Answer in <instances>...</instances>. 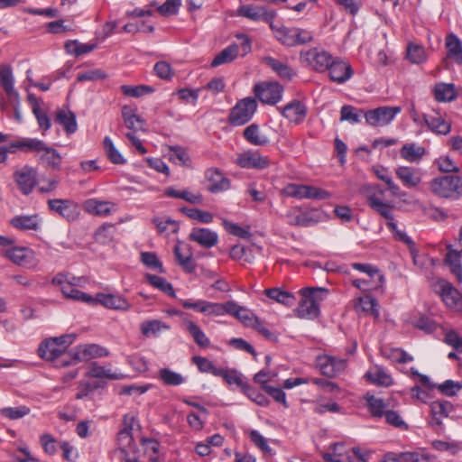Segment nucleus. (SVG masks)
I'll use <instances>...</instances> for the list:
<instances>
[{"label": "nucleus", "instance_id": "f257e3e1", "mask_svg": "<svg viewBox=\"0 0 462 462\" xmlns=\"http://www.w3.org/2000/svg\"><path fill=\"white\" fill-rule=\"evenodd\" d=\"M270 28L276 40L288 47L305 44L313 40L312 34L305 29L287 27L282 23H275L273 21H271Z\"/></svg>", "mask_w": 462, "mask_h": 462}, {"label": "nucleus", "instance_id": "f03ea898", "mask_svg": "<svg viewBox=\"0 0 462 462\" xmlns=\"http://www.w3.org/2000/svg\"><path fill=\"white\" fill-rule=\"evenodd\" d=\"M430 189L439 198L457 199L462 197V176L444 175L434 178L430 182Z\"/></svg>", "mask_w": 462, "mask_h": 462}, {"label": "nucleus", "instance_id": "7ed1b4c3", "mask_svg": "<svg viewBox=\"0 0 462 462\" xmlns=\"http://www.w3.org/2000/svg\"><path fill=\"white\" fill-rule=\"evenodd\" d=\"M75 339L72 334L51 337L41 344L38 348L39 356L46 360L54 361L63 355L65 350Z\"/></svg>", "mask_w": 462, "mask_h": 462}, {"label": "nucleus", "instance_id": "20e7f679", "mask_svg": "<svg viewBox=\"0 0 462 462\" xmlns=\"http://www.w3.org/2000/svg\"><path fill=\"white\" fill-rule=\"evenodd\" d=\"M257 109V103L253 97H245L238 101L231 108L228 122L233 126H240L248 123Z\"/></svg>", "mask_w": 462, "mask_h": 462}, {"label": "nucleus", "instance_id": "39448f33", "mask_svg": "<svg viewBox=\"0 0 462 462\" xmlns=\"http://www.w3.org/2000/svg\"><path fill=\"white\" fill-rule=\"evenodd\" d=\"M283 88L276 81H263L254 87V94L263 104L275 105L282 97Z\"/></svg>", "mask_w": 462, "mask_h": 462}, {"label": "nucleus", "instance_id": "423d86ee", "mask_svg": "<svg viewBox=\"0 0 462 462\" xmlns=\"http://www.w3.org/2000/svg\"><path fill=\"white\" fill-rule=\"evenodd\" d=\"M321 290L320 288L310 289L304 288L300 290L302 299L296 309L297 316L300 319H313L319 314V304L315 300L314 293L316 291Z\"/></svg>", "mask_w": 462, "mask_h": 462}, {"label": "nucleus", "instance_id": "0eeeda50", "mask_svg": "<svg viewBox=\"0 0 462 462\" xmlns=\"http://www.w3.org/2000/svg\"><path fill=\"white\" fill-rule=\"evenodd\" d=\"M300 59L303 62L319 72L326 71L333 60L332 56L328 51L319 48H312L306 51H301Z\"/></svg>", "mask_w": 462, "mask_h": 462}, {"label": "nucleus", "instance_id": "6e6552de", "mask_svg": "<svg viewBox=\"0 0 462 462\" xmlns=\"http://www.w3.org/2000/svg\"><path fill=\"white\" fill-rule=\"evenodd\" d=\"M108 351L106 348L102 347L96 344L85 345L79 346L77 351L71 354V357L69 360L62 359L60 361V365L62 366H67L70 365H75L80 361H88L91 358L107 356Z\"/></svg>", "mask_w": 462, "mask_h": 462}, {"label": "nucleus", "instance_id": "1a4fd4ad", "mask_svg": "<svg viewBox=\"0 0 462 462\" xmlns=\"http://www.w3.org/2000/svg\"><path fill=\"white\" fill-rule=\"evenodd\" d=\"M37 170L29 165L14 171V180L23 195L27 196L32 192L37 185Z\"/></svg>", "mask_w": 462, "mask_h": 462}, {"label": "nucleus", "instance_id": "9d476101", "mask_svg": "<svg viewBox=\"0 0 462 462\" xmlns=\"http://www.w3.org/2000/svg\"><path fill=\"white\" fill-rule=\"evenodd\" d=\"M47 203L51 211L55 212L69 222H73L79 217V207L73 200L53 199H49Z\"/></svg>", "mask_w": 462, "mask_h": 462}, {"label": "nucleus", "instance_id": "9b49d317", "mask_svg": "<svg viewBox=\"0 0 462 462\" xmlns=\"http://www.w3.org/2000/svg\"><path fill=\"white\" fill-rule=\"evenodd\" d=\"M400 106H380L364 114L365 121L372 126H384L390 124L401 112Z\"/></svg>", "mask_w": 462, "mask_h": 462}, {"label": "nucleus", "instance_id": "f8f14e48", "mask_svg": "<svg viewBox=\"0 0 462 462\" xmlns=\"http://www.w3.org/2000/svg\"><path fill=\"white\" fill-rule=\"evenodd\" d=\"M442 300L451 310L462 312V294L449 282L440 281L438 284Z\"/></svg>", "mask_w": 462, "mask_h": 462}, {"label": "nucleus", "instance_id": "ddd939ff", "mask_svg": "<svg viewBox=\"0 0 462 462\" xmlns=\"http://www.w3.org/2000/svg\"><path fill=\"white\" fill-rule=\"evenodd\" d=\"M236 164L241 168L263 170L270 165V162L266 156L250 150L238 154Z\"/></svg>", "mask_w": 462, "mask_h": 462}, {"label": "nucleus", "instance_id": "4468645a", "mask_svg": "<svg viewBox=\"0 0 462 462\" xmlns=\"http://www.w3.org/2000/svg\"><path fill=\"white\" fill-rule=\"evenodd\" d=\"M181 306L187 310H194L200 313L212 316L224 315L223 303L209 302L204 300L192 301L191 300H180Z\"/></svg>", "mask_w": 462, "mask_h": 462}, {"label": "nucleus", "instance_id": "2eb2a0df", "mask_svg": "<svg viewBox=\"0 0 462 462\" xmlns=\"http://www.w3.org/2000/svg\"><path fill=\"white\" fill-rule=\"evenodd\" d=\"M317 365L322 374L333 377L346 368V360L327 355L319 356L317 358Z\"/></svg>", "mask_w": 462, "mask_h": 462}, {"label": "nucleus", "instance_id": "dca6fc26", "mask_svg": "<svg viewBox=\"0 0 462 462\" xmlns=\"http://www.w3.org/2000/svg\"><path fill=\"white\" fill-rule=\"evenodd\" d=\"M4 255L14 263L23 267L31 268L35 265L34 253L32 249L27 247L15 246L6 249Z\"/></svg>", "mask_w": 462, "mask_h": 462}, {"label": "nucleus", "instance_id": "f3484780", "mask_svg": "<svg viewBox=\"0 0 462 462\" xmlns=\"http://www.w3.org/2000/svg\"><path fill=\"white\" fill-rule=\"evenodd\" d=\"M83 208L90 215L106 217L116 211L117 205L112 201L88 199L83 202Z\"/></svg>", "mask_w": 462, "mask_h": 462}, {"label": "nucleus", "instance_id": "a211bd4d", "mask_svg": "<svg viewBox=\"0 0 462 462\" xmlns=\"http://www.w3.org/2000/svg\"><path fill=\"white\" fill-rule=\"evenodd\" d=\"M95 305L98 304L105 308L126 311L131 308V304L122 296L112 293H97L94 297Z\"/></svg>", "mask_w": 462, "mask_h": 462}, {"label": "nucleus", "instance_id": "6ab92c4d", "mask_svg": "<svg viewBox=\"0 0 462 462\" xmlns=\"http://www.w3.org/2000/svg\"><path fill=\"white\" fill-rule=\"evenodd\" d=\"M9 224L20 231H38L41 226V217L38 214L17 215L10 219Z\"/></svg>", "mask_w": 462, "mask_h": 462}, {"label": "nucleus", "instance_id": "aec40b11", "mask_svg": "<svg viewBox=\"0 0 462 462\" xmlns=\"http://www.w3.org/2000/svg\"><path fill=\"white\" fill-rule=\"evenodd\" d=\"M327 70L330 79L339 84L348 80L353 74L350 64L340 60H333Z\"/></svg>", "mask_w": 462, "mask_h": 462}, {"label": "nucleus", "instance_id": "412c9836", "mask_svg": "<svg viewBox=\"0 0 462 462\" xmlns=\"http://www.w3.org/2000/svg\"><path fill=\"white\" fill-rule=\"evenodd\" d=\"M205 178L210 182L208 189L212 193L225 191L230 188V180L217 168L208 169L205 172Z\"/></svg>", "mask_w": 462, "mask_h": 462}, {"label": "nucleus", "instance_id": "4be33fe9", "mask_svg": "<svg viewBox=\"0 0 462 462\" xmlns=\"http://www.w3.org/2000/svg\"><path fill=\"white\" fill-rule=\"evenodd\" d=\"M135 421L134 416L125 415L124 418L125 428L118 432L117 442L120 446V451L124 455H128V448L134 441L132 430Z\"/></svg>", "mask_w": 462, "mask_h": 462}, {"label": "nucleus", "instance_id": "5701e85b", "mask_svg": "<svg viewBox=\"0 0 462 462\" xmlns=\"http://www.w3.org/2000/svg\"><path fill=\"white\" fill-rule=\"evenodd\" d=\"M174 256L177 263L187 273H190L195 270L196 264L192 258V253L188 245L180 244L174 247Z\"/></svg>", "mask_w": 462, "mask_h": 462}, {"label": "nucleus", "instance_id": "b1692460", "mask_svg": "<svg viewBox=\"0 0 462 462\" xmlns=\"http://www.w3.org/2000/svg\"><path fill=\"white\" fill-rule=\"evenodd\" d=\"M189 239L205 248H211L218 240L217 234L208 228L195 227L191 230Z\"/></svg>", "mask_w": 462, "mask_h": 462}, {"label": "nucleus", "instance_id": "393cba45", "mask_svg": "<svg viewBox=\"0 0 462 462\" xmlns=\"http://www.w3.org/2000/svg\"><path fill=\"white\" fill-rule=\"evenodd\" d=\"M286 221L291 226H310L318 222L311 212L301 211L299 208H292L285 215Z\"/></svg>", "mask_w": 462, "mask_h": 462}, {"label": "nucleus", "instance_id": "a878e982", "mask_svg": "<svg viewBox=\"0 0 462 462\" xmlns=\"http://www.w3.org/2000/svg\"><path fill=\"white\" fill-rule=\"evenodd\" d=\"M238 15L253 21L264 20L269 23L275 16L274 12H267L263 7L253 5H242L237 11Z\"/></svg>", "mask_w": 462, "mask_h": 462}, {"label": "nucleus", "instance_id": "bb28decb", "mask_svg": "<svg viewBox=\"0 0 462 462\" xmlns=\"http://www.w3.org/2000/svg\"><path fill=\"white\" fill-rule=\"evenodd\" d=\"M38 154L39 162L46 167L51 168L52 170L60 169L62 157L56 149L48 146L43 142V147L39 150Z\"/></svg>", "mask_w": 462, "mask_h": 462}, {"label": "nucleus", "instance_id": "cd10ccee", "mask_svg": "<svg viewBox=\"0 0 462 462\" xmlns=\"http://www.w3.org/2000/svg\"><path fill=\"white\" fill-rule=\"evenodd\" d=\"M282 115L289 121L300 124L307 115L306 106L299 100H293L282 108Z\"/></svg>", "mask_w": 462, "mask_h": 462}, {"label": "nucleus", "instance_id": "c85d7f7f", "mask_svg": "<svg viewBox=\"0 0 462 462\" xmlns=\"http://www.w3.org/2000/svg\"><path fill=\"white\" fill-rule=\"evenodd\" d=\"M453 411V405L448 401H436L430 404L431 421L433 426H441L442 420Z\"/></svg>", "mask_w": 462, "mask_h": 462}, {"label": "nucleus", "instance_id": "c756f323", "mask_svg": "<svg viewBox=\"0 0 462 462\" xmlns=\"http://www.w3.org/2000/svg\"><path fill=\"white\" fill-rule=\"evenodd\" d=\"M14 79L9 65L0 67V85L8 96L9 100L18 99L19 93L14 87Z\"/></svg>", "mask_w": 462, "mask_h": 462}, {"label": "nucleus", "instance_id": "7c9ffc66", "mask_svg": "<svg viewBox=\"0 0 462 462\" xmlns=\"http://www.w3.org/2000/svg\"><path fill=\"white\" fill-rule=\"evenodd\" d=\"M243 136L250 144L254 146H265L270 143L269 137L254 123L244 129Z\"/></svg>", "mask_w": 462, "mask_h": 462}, {"label": "nucleus", "instance_id": "2f4dec72", "mask_svg": "<svg viewBox=\"0 0 462 462\" xmlns=\"http://www.w3.org/2000/svg\"><path fill=\"white\" fill-rule=\"evenodd\" d=\"M423 119L427 126L437 134L446 135L451 131V125L439 114L424 115Z\"/></svg>", "mask_w": 462, "mask_h": 462}, {"label": "nucleus", "instance_id": "473e14b6", "mask_svg": "<svg viewBox=\"0 0 462 462\" xmlns=\"http://www.w3.org/2000/svg\"><path fill=\"white\" fill-rule=\"evenodd\" d=\"M397 177L402 181V183L408 188H413L418 186L421 181V177L417 169L401 166L395 170Z\"/></svg>", "mask_w": 462, "mask_h": 462}, {"label": "nucleus", "instance_id": "72a5a7b5", "mask_svg": "<svg viewBox=\"0 0 462 462\" xmlns=\"http://www.w3.org/2000/svg\"><path fill=\"white\" fill-rule=\"evenodd\" d=\"M27 100H28L29 104L32 106V113L37 119L40 128L43 132L50 129V127H51L50 118L41 108V103L42 101L39 100L33 94H31V93L28 94Z\"/></svg>", "mask_w": 462, "mask_h": 462}, {"label": "nucleus", "instance_id": "f704fd0d", "mask_svg": "<svg viewBox=\"0 0 462 462\" xmlns=\"http://www.w3.org/2000/svg\"><path fill=\"white\" fill-rule=\"evenodd\" d=\"M55 121L63 126L67 134H73L78 129L76 115L70 110L59 109L56 112Z\"/></svg>", "mask_w": 462, "mask_h": 462}, {"label": "nucleus", "instance_id": "c9c22d12", "mask_svg": "<svg viewBox=\"0 0 462 462\" xmlns=\"http://www.w3.org/2000/svg\"><path fill=\"white\" fill-rule=\"evenodd\" d=\"M183 325L199 346L203 348L209 346V338L195 322L184 319Z\"/></svg>", "mask_w": 462, "mask_h": 462}, {"label": "nucleus", "instance_id": "e433bc0d", "mask_svg": "<svg viewBox=\"0 0 462 462\" xmlns=\"http://www.w3.org/2000/svg\"><path fill=\"white\" fill-rule=\"evenodd\" d=\"M43 141L35 139V138H23L16 142L11 143L9 145V149L14 150L20 149L25 152H36L38 153L39 150L42 149Z\"/></svg>", "mask_w": 462, "mask_h": 462}, {"label": "nucleus", "instance_id": "4c0bfd02", "mask_svg": "<svg viewBox=\"0 0 462 462\" xmlns=\"http://www.w3.org/2000/svg\"><path fill=\"white\" fill-rule=\"evenodd\" d=\"M448 253L446 255L445 262L449 266L451 272L457 276L458 282L462 280V266L460 257L462 249L460 251L452 249V245L447 246Z\"/></svg>", "mask_w": 462, "mask_h": 462}, {"label": "nucleus", "instance_id": "58836bf2", "mask_svg": "<svg viewBox=\"0 0 462 462\" xmlns=\"http://www.w3.org/2000/svg\"><path fill=\"white\" fill-rule=\"evenodd\" d=\"M60 288L62 294L68 298L78 301H83L89 305H95L94 297L79 291L77 288L65 283L64 285H58Z\"/></svg>", "mask_w": 462, "mask_h": 462}, {"label": "nucleus", "instance_id": "ea45409f", "mask_svg": "<svg viewBox=\"0 0 462 462\" xmlns=\"http://www.w3.org/2000/svg\"><path fill=\"white\" fill-rule=\"evenodd\" d=\"M264 293L268 298L288 307L293 306L296 302V298L292 293L282 291L280 288L267 289Z\"/></svg>", "mask_w": 462, "mask_h": 462}, {"label": "nucleus", "instance_id": "a19ab883", "mask_svg": "<svg viewBox=\"0 0 462 462\" xmlns=\"http://www.w3.org/2000/svg\"><path fill=\"white\" fill-rule=\"evenodd\" d=\"M446 48L448 50V57L455 60L457 63H462V42L453 33L446 38Z\"/></svg>", "mask_w": 462, "mask_h": 462}, {"label": "nucleus", "instance_id": "79ce46f5", "mask_svg": "<svg viewBox=\"0 0 462 462\" xmlns=\"http://www.w3.org/2000/svg\"><path fill=\"white\" fill-rule=\"evenodd\" d=\"M263 62L282 79H291L294 75L293 70L286 63L273 57H265Z\"/></svg>", "mask_w": 462, "mask_h": 462}, {"label": "nucleus", "instance_id": "37998d69", "mask_svg": "<svg viewBox=\"0 0 462 462\" xmlns=\"http://www.w3.org/2000/svg\"><path fill=\"white\" fill-rule=\"evenodd\" d=\"M239 54V46L236 43L229 45L222 50L212 60L211 66L217 67L219 65L231 62Z\"/></svg>", "mask_w": 462, "mask_h": 462}, {"label": "nucleus", "instance_id": "c03bdc74", "mask_svg": "<svg viewBox=\"0 0 462 462\" xmlns=\"http://www.w3.org/2000/svg\"><path fill=\"white\" fill-rule=\"evenodd\" d=\"M169 328L170 326L158 319L143 322L140 326L141 332L145 337H158L162 330Z\"/></svg>", "mask_w": 462, "mask_h": 462}, {"label": "nucleus", "instance_id": "a18cd8bd", "mask_svg": "<svg viewBox=\"0 0 462 462\" xmlns=\"http://www.w3.org/2000/svg\"><path fill=\"white\" fill-rule=\"evenodd\" d=\"M87 376L93 378H106L108 380H121L124 377L122 374L112 373L109 369L97 365L96 362L91 364L90 369L87 373Z\"/></svg>", "mask_w": 462, "mask_h": 462}, {"label": "nucleus", "instance_id": "49530a36", "mask_svg": "<svg viewBox=\"0 0 462 462\" xmlns=\"http://www.w3.org/2000/svg\"><path fill=\"white\" fill-rule=\"evenodd\" d=\"M435 98L439 102H449L457 97V92L453 84L440 83L434 89Z\"/></svg>", "mask_w": 462, "mask_h": 462}, {"label": "nucleus", "instance_id": "de8ad7c7", "mask_svg": "<svg viewBox=\"0 0 462 462\" xmlns=\"http://www.w3.org/2000/svg\"><path fill=\"white\" fill-rule=\"evenodd\" d=\"M122 116L127 128L134 131H137L142 128L143 121L138 115H136L135 110L132 109L130 106H123Z\"/></svg>", "mask_w": 462, "mask_h": 462}, {"label": "nucleus", "instance_id": "09e8293b", "mask_svg": "<svg viewBox=\"0 0 462 462\" xmlns=\"http://www.w3.org/2000/svg\"><path fill=\"white\" fill-rule=\"evenodd\" d=\"M64 48L69 54L76 57L91 52L97 48L96 44L81 43L77 40L68 41L65 42Z\"/></svg>", "mask_w": 462, "mask_h": 462}, {"label": "nucleus", "instance_id": "8fccbe9b", "mask_svg": "<svg viewBox=\"0 0 462 462\" xmlns=\"http://www.w3.org/2000/svg\"><path fill=\"white\" fill-rule=\"evenodd\" d=\"M365 377L371 383L381 386H389L393 383L392 377L383 369L378 366L367 372Z\"/></svg>", "mask_w": 462, "mask_h": 462}, {"label": "nucleus", "instance_id": "3c124183", "mask_svg": "<svg viewBox=\"0 0 462 462\" xmlns=\"http://www.w3.org/2000/svg\"><path fill=\"white\" fill-rule=\"evenodd\" d=\"M87 282L88 279L84 276L76 277L65 273H58L51 281L53 285H64L65 283H68L75 288L84 287Z\"/></svg>", "mask_w": 462, "mask_h": 462}, {"label": "nucleus", "instance_id": "603ef678", "mask_svg": "<svg viewBox=\"0 0 462 462\" xmlns=\"http://www.w3.org/2000/svg\"><path fill=\"white\" fill-rule=\"evenodd\" d=\"M425 148L415 143H406L401 149V156L409 162H417L425 153Z\"/></svg>", "mask_w": 462, "mask_h": 462}, {"label": "nucleus", "instance_id": "864d4df0", "mask_svg": "<svg viewBox=\"0 0 462 462\" xmlns=\"http://www.w3.org/2000/svg\"><path fill=\"white\" fill-rule=\"evenodd\" d=\"M363 192L366 196L368 205L372 208H375V203L381 204L383 202L384 191L378 185H365Z\"/></svg>", "mask_w": 462, "mask_h": 462}, {"label": "nucleus", "instance_id": "5fc2aeb1", "mask_svg": "<svg viewBox=\"0 0 462 462\" xmlns=\"http://www.w3.org/2000/svg\"><path fill=\"white\" fill-rule=\"evenodd\" d=\"M377 301L375 299L370 296H364L359 298L358 303L356 305V309L357 311H362L366 315H372L377 318L379 316V311L376 309Z\"/></svg>", "mask_w": 462, "mask_h": 462}, {"label": "nucleus", "instance_id": "6e6d98bb", "mask_svg": "<svg viewBox=\"0 0 462 462\" xmlns=\"http://www.w3.org/2000/svg\"><path fill=\"white\" fill-rule=\"evenodd\" d=\"M145 278L154 288L159 289L171 297H175V291L172 285L168 282L165 278L150 273H147Z\"/></svg>", "mask_w": 462, "mask_h": 462}, {"label": "nucleus", "instance_id": "4d7b16f0", "mask_svg": "<svg viewBox=\"0 0 462 462\" xmlns=\"http://www.w3.org/2000/svg\"><path fill=\"white\" fill-rule=\"evenodd\" d=\"M103 147L108 160L114 164H124L125 160L120 152L116 148L113 141L106 136L103 141Z\"/></svg>", "mask_w": 462, "mask_h": 462}, {"label": "nucleus", "instance_id": "13d9d810", "mask_svg": "<svg viewBox=\"0 0 462 462\" xmlns=\"http://www.w3.org/2000/svg\"><path fill=\"white\" fill-rule=\"evenodd\" d=\"M365 400L372 416L381 418L384 415L386 411L385 409L388 407V404H386L382 398L367 394L365 396Z\"/></svg>", "mask_w": 462, "mask_h": 462}, {"label": "nucleus", "instance_id": "bf43d9fd", "mask_svg": "<svg viewBox=\"0 0 462 462\" xmlns=\"http://www.w3.org/2000/svg\"><path fill=\"white\" fill-rule=\"evenodd\" d=\"M159 379L166 385L176 386L184 383V377L169 368H162L159 371Z\"/></svg>", "mask_w": 462, "mask_h": 462}, {"label": "nucleus", "instance_id": "052dcab7", "mask_svg": "<svg viewBox=\"0 0 462 462\" xmlns=\"http://www.w3.org/2000/svg\"><path fill=\"white\" fill-rule=\"evenodd\" d=\"M353 269L359 271L361 273H366L371 279L377 280L379 282V285H383L384 282V277L380 273L379 269L369 263H354L351 265Z\"/></svg>", "mask_w": 462, "mask_h": 462}, {"label": "nucleus", "instance_id": "680f3d73", "mask_svg": "<svg viewBox=\"0 0 462 462\" xmlns=\"http://www.w3.org/2000/svg\"><path fill=\"white\" fill-rule=\"evenodd\" d=\"M115 233V225L104 224L95 232V240L99 244H108L113 241Z\"/></svg>", "mask_w": 462, "mask_h": 462}, {"label": "nucleus", "instance_id": "e2e57ef3", "mask_svg": "<svg viewBox=\"0 0 462 462\" xmlns=\"http://www.w3.org/2000/svg\"><path fill=\"white\" fill-rule=\"evenodd\" d=\"M180 211L191 219L197 220L200 223L208 224L213 221V216L208 211H203L199 208H181Z\"/></svg>", "mask_w": 462, "mask_h": 462}, {"label": "nucleus", "instance_id": "0e129e2a", "mask_svg": "<svg viewBox=\"0 0 462 462\" xmlns=\"http://www.w3.org/2000/svg\"><path fill=\"white\" fill-rule=\"evenodd\" d=\"M362 114H365L362 109L346 105L340 109V121H348L351 124H357L361 120Z\"/></svg>", "mask_w": 462, "mask_h": 462}, {"label": "nucleus", "instance_id": "69168bd1", "mask_svg": "<svg viewBox=\"0 0 462 462\" xmlns=\"http://www.w3.org/2000/svg\"><path fill=\"white\" fill-rule=\"evenodd\" d=\"M152 223L155 225L160 234L166 232L168 228L171 229V233H176L179 230V223L171 217H154Z\"/></svg>", "mask_w": 462, "mask_h": 462}, {"label": "nucleus", "instance_id": "338daca9", "mask_svg": "<svg viewBox=\"0 0 462 462\" xmlns=\"http://www.w3.org/2000/svg\"><path fill=\"white\" fill-rule=\"evenodd\" d=\"M121 91L125 96L132 97H140L144 95L150 94L154 91L153 88L146 85H123L121 86Z\"/></svg>", "mask_w": 462, "mask_h": 462}, {"label": "nucleus", "instance_id": "774afa93", "mask_svg": "<svg viewBox=\"0 0 462 462\" xmlns=\"http://www.w3.org/2000/svg\"><path fill=\"white\" fill-rule=\"evenodd\" d=\"M170 161L180 165H188L190 162L189 155L187 151L180 146L170 147Z\"/></svg>", "mask_w": 462, "mask_h": 462}]
</instances>
